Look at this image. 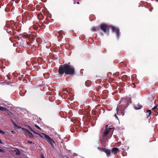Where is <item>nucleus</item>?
<instances>
[{
	"instance_id": "nucleus-1",
	"label": "nucleus",
	"mask_w": 158,
	"mask_h": 158,
	"mask_svg": "<svg viewBox=\"0 0 158 158\" xmlns=\"http://www.w3.org/2000/svg\"><path fill=\"white\" fill-rule=\"evenodd\" d=\"M59 73L63 74L64 73L67 74L72 75L74 73V69L71 66L65 64L60 66L59 69Z\"/></svg>"
},
{
	"instance_id": "nucleus-2",
	"label": "nucleus",
	"mask_w": 158,
	"mask_h": 158,
	"mask_svg": "<svg viewBox=\"0 0 158 158\" xmlns=\"http://www.w3.org/2000/svg\"><path fill=\"white\" fill-rule=\"evenodd\" d=\"M113 127L112 126H110L109 127H108V126H107L106 129L103 131L102 132V137L106 138L110 130Z\"/></svg>"
},
{
	"instance_id": "nucleus-3",
	"label": "nucleus",
	"mask_w": 158,
	"mask_h": 158,
	"mask_svg": "<svg viewBox=\"0 0 158 158\" xmlns=\"http://www.w3.org/2000/svg\"><path fill=\"white\" fill-rule=\"evenodd\" d=\"M109 27L106 24H103L101 25L100 28L102 30L105 32L107 30L109 29Z\"/></svg>"
},
{
	"instance_id": "nucleus-4",
	"label": "nucleus",
	"mask_w": 158,
	"mask_h": 158,
	"mask_svg": "<svg viewBox=\"0 0 158 158\" xmlns=\"http://www.w3.org/2000/svg\"><path fill=\"white\" fill-rule=\"evenodd\" d=\"M40 136L42 138H45L48 142L50 140H51V138L49 136L44 133H42L40 135Z\"/></svg>"
},
{
	"instance_id": "nucleus-5",
	"label": "nucleus",
	"mask_w": 158,
	"mask_h": 158,
	"mask_svg": "<svg viewBox=\"0 0 158 158\" xmlns=\"http://www.w3.org/2000/svg\"><path fill=\"white\" fill-rule=\"evenodd\" d=\"M22 129L25 130V131L27 133V134L28 135L27 136H29L31 138L33 137L34 136L28 130L24 129L23 128H22Z\"/></svg>"
},
{
	"instance_id": "nucleus-6",
	"label": "nucleus",
	"mask_w": 158,
	"mask_h": 158,
	"mask_svg": "<svg viewBox=\"0 0 158 158\" xmlns=\"http://www.w3.org/2000/svg\"><path fill=\"white\" fill-rule=\"evenodd\" d=\"M112 28L113 31L117 33V36L118 37H119V30L118 29L113 27H112Z\"/></svg>"
},
{
	"instance_id": "nucleus-7",
	"label": "nucleus",
	"mask_w": 158,
	"mask_h": 158,
	"mask_svg": "<svg viewBox=\"0 0 158 158\" xmlns=\"http://www.w3.org/2000/svg\"><path fill=\"white\" fill-rule=\"evenodd\" d=\"M103 151L106 153L107 156H109L110 155L111 152L110 150L106 149H103Z\"/></svg>"
},
{
	"instance_id": "nucleus-8",
	"label": "nucleus",
	"mask_w": 158,
	"mask_h": 158,
	"mask_svg": "<svg viewBox=\"0 0 158 158\" xmlns=\"http://www.w3.org/2000/svg\"><path fill=\"white\" fill-rule=\"evenodd\" d=\"M111 151L112 153L114 154H116L118 152V149L117 148H114L112 149Z\"/></svg>"
},
{
	"instance_id": "nucleus-9",
	"label": "nucleus",
	"mask_w": 158,
	"mask_h": 158,
	"mask_svg": "<svg viewBox=\"0 0 158 158\" xmlns=\"http://www.w3.org/2000/svg\"><path fill=\"white\" fill-rule=\"evenodd\" d=\"M135 108L136 110L139 109L141 108V106L140 105L138 104Z\"/></svg>"
},
{
	"instance_id": "nucleus-10",
	"label": "nucleus",
	"mask_w": 158,
	"mask_h": 158,
	"mask_svg": "<svg viewBox=\"0 0 158 158\" xmlns=\"http://www.w3.org/2000/svg\"><path fill=\"white\" fill-rule=\"evenodd\" d=\"M0 110L5 111L6 112L8 111L7 109L2 106H0Z\"/></svg>"
},
{
	"instance_id": "nucleus-11",
	"label": "nucleus",
	"mask_w": 158,
	"mask_h": 158,
	"mask_svg": "<svg viewBox=\"0 0 158 158\" xmlns=\"http://www.w3.org/2000/svg\"><path fill=\"white\" fill-rule=\"evenodd\" d=\"M48 142L50 144H52L53 143H54L53 140L51 138V140H49Z\"/></svg>"
},
{
	"instance_id": "nucleus-12",
	"label": "nucleus",
	"mask_w": 158,
	"mask_h": 158,
	"mask_svg": "<svg viewBox=\"0 0 158 158\" xmlns=\"http://www.w3.org/2000/svg\"><path fill=\"white\" fill-rule=\"evenodd\" d=\"M15 151L16 152V154L18 155L20 154V152H19V150H18L16 149L15 150Z\"/></svg>"
},
{
	"instance_id": "nucleus-13",
	"label": "nucleus",
	"mask_w": 158,
	"mask_h": 158,
	"mask_svg": "<svg viewBox=\"0 0 158 158\" xmlns=\"http://www.w3.org/2000/svg\"><path fill=\"white\" fill-rule=\"evenodd\" d=\"M31 131H32V132H33L34 133H35V134H37L38 135H40V134H38V133H37L35 131V130H34V128H32V129H31Z\"/></svg>"
},
{
	"instance_id": "nucleus-14",
	"label": "nucleus",
	"mask_w": 158,
	"mask_h": 158,
	"mask_svg": "<svg viewBox=\"0 0 158 158\" xmlns=\"http://www.w3.org/2000/svg\"><path fill=\"white\" fill-rule=\"evenodd\" d=\"M147 112L148 113L149 115H150L152 113V112L151 110H147Z\"/></svg>"
},
{
	"instance_id": "nucleus-15",
	"label": "nucleus",
	"mask_w": 158,
	"mask_h": 158,
	"mask_svg": "<svg viewBox=\"0 0 158 158\" xmlns=\"http://www.w3.org/2000/svg\"><path fill=\"white\" fill-rule=\"evenodd\" d=\"M0 133L4 134L5 133V132L4 131H2L0 129Z\"/></svg>"
},
{
	"instance_id": "nucleus-16",
	"label": "nucleus",
	"mask_w": 158,
	"mask_h": 158,
	"mask_svg": "<svg viewBox=\"0 0 158 158\" xmlns=\"http://www.w3.org/2000/svg\"><path fill=\"white\" fill-rule=\"evenodd\" d=\"M117 113H118L119 111V107H118L117 108Z\"/></svg>"
},
{
	"instance_id": "nucleus-17",
	"label": "nucleus",
	"mask_w": 158,
	"mask_h": 158,
	"mask_svg": "<svg viewBox=\"0 0 158 158\" xmlns=\"http://www.w3.org/2000/svg\"><path fill=\"white\" fill-rule=\"evenodd\" d=\"M35 127L39 129H40V128L36 125H35Z\"/></svg>"
},
{
	"instance_id": "nucleus-18",
	"label": "nucleus",
	"mask_w": 158,
	"mask_h": 158,
	"mask_svg": "<svg viewBox=\"0 0 158 158\" xmlns=\"http://www.w3.org/2000/svg\"><path fill=\"white\" fill-rule=\"evenodd\" d=\"M0 152H4V151L3 149H0Z\"/></svg>"
},
{
	"instance_id": "nucleus-19",
	"label": "nucleus",
	"mask_w": 158,
	"mask_h": 158,
	"mask_svg": "<svg viewBox=\"0 0 158 158\" xmlns=\"http://www.w3.org/2000/svg\"><path fill=\"white\" fill-rule=\"evenodd\" d=\"M92 30L93 31H95L96 30V29L95 27H94L92 29Z\"/></svg>"
},
{
	"instance_id": "nucleus-20",
	"label": "nucleus",
	"mask_w": 158,
	"mask_h": 158,
	"mask_svg": "<svg viewBox=\"0 0 158 158\" xmlns=\"http://www.w3.org/2000/svg\"><path fill=\"white\" fill-rule=\"evenodd\" d=\"M28 127L30 129V130H31V129H32V127H31V126H28Z\"/></svg>"
},
{
	"instance_id": "nucleus-21",
	"label": "nucleus",
	"mask_w": 158,
	"mask_h": 158,
	"mask_svg": "<svg viewBox=\"0 0 158 158\" xmlns=\"http://www.w3.org/2000/svg\"><path fill=\"white\" fill-rule=\"evenodd\" d=\"M157 107V106H154V107H153L152 108V109H156Z\"/></svg>"
},
{
	"instance_id": "nucleus-22",
	"label": "nucleus",
	"mask_w": 158,
	"mask_h": 158,
	"mask_svg": "<svg viewBox=\"0 0 158 158\" xmlns=\"http://www.w3.org/2000/svg\"><path fill=\"white\" fill-rule=\"evenodd\" d=\"M40 158H44V157H43V156H42L41 157H40Z\"/></svg>"
},
{
	"instance_id": "nucleus-23",
	"label": "nucleus",
	"mask_w": 158,
	"mask_h": 158,
	"mask_svg": "<svg viewBox=\"0 0 158 158\" xmlns=\"http://www.w3.org/2000/svg\"><path fill=\"white\" fill-rule=\"evenodd\" d=\"M0 143H2V141L0 139Z\"/></svg>"
},
{
	"instance_id": "nucleus-24",
	"label": "nucleus",
	"mask_w": 158,
	"mask_h": 158,
	"mask_svg": "<svg viewBox=\"0 0 158 158\" xmlns=\"http://www.w3.org/2000/svg\"><path fill=\"white\" fill-rule=\"evenodd\" d=\"M115 117L116 118H117V116H116V115H115Z\"/></svg>"
},
{
	"instance_id": "nucleus-25",
	"label": "nucleus",
	"mask_w": 158,
	"mask_h": 158,
	"mask_svg": "<svg viewBox=\"0 0 158 158\" xmlns=\"http://www.w3.org/2000/svg\"><path fill=\"white\" fill-rule=\"evenodd\" d=\"M12 132H13V133H14V131H12Z\"/></svg>"
},
{
	"instance_id": "nucleus-26",
	"label": "nucleus",
	"mask_w": 158,
	"mask_h": 158,
	"mask_svg": "<svg viewBox=\"0 0 158 158\" xmlns=\"http://www.w3.org/2000/svg\"><path fill=\"white\" fill-rule=\"evenodd\" d=\"M77 4H79V2H77Z\"/></svg>"
}]
</instances>
